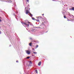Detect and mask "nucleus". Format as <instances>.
<instances>
[{
  "label": "nucleus",
  "mask_w": 74,
  "mask_h": 74,
  "mask_svg": "<svg viewBox=\"0 0 74 74\" xmlns=\"http://www.w3.org/2000/svg\"><path fill=\"white\" fill-rule=\"evenodd\" d=\"M64 18H66V17L65 16H64Z\"/></svg>",
  "instance_id": "20"
},
{
  "label": "nucleus",
  "mask_w": 74,
  "mask_h": 74,
  "mask_svg": "<svg viewBox=\"0 0 74 74\" xmlns=\"http://www.w3.org/2000/svg\"><path fill=\"white\" fill-rule=\"evenodd\" d=\"M27 3H29V0H27Z\"/></svg>",
  "instance_id": "13"
},
{
  "label": "nucleus",
  "mask_w": 74,
  "mask_h": 74,
  "mask_svg": "<svg viewBox=\"0 0 74 74\" xmlns=\"http://www.w3.org/2000/svg\"><path fill=\"white\" fill-rule=\"evenodd\" d=\"M25 51L28 54V55H29L30 53V51H29L28 50H26Z\"/></svg>",
  "instance_id": "4"
},
{
  "label": "nucleus",
  "mask_w": 74,
  "mask_h": 74,
  "mask_svg": "<svg viewBox=\"0 0 74 74\" xmlns=\"http://www.w3.org/2000/svg\"><path fill=\"white\" fill-rule=\"evenodd\" d=\"M41 18V16H37L36 18L37 19H40V18Z\"/></svg>",
  "instance_id": "5"
},
{
  "label": "nucleus",
  "mask_w": 74,
  "mask_h": 74,
  "mask_svg": "<svg viewBox=\"0 0 74 74\" xmlns=\"http://www.w3.org/2000/svg\"><path fill=\"white\" fill-rule=\"evenodd\" d=\"M29 64H32V62L31 61L29 62Z\"/></svg>",
  "instance_id": "15"
},
{
  "label": "nucleus",
  "mask_w": 74,
  "mask_h": 74,
  "mask_svg": "<svg viewBox=\"0 0 74 74\" xmlns=\"http://www.w3.org/2000/svg\"><path fill=\"white\" fill-rule=\"evenodd\" d=\"M62 13L63 14H64V12H63Z\"/></svg>",
  "instance_id": "21"
},
{
  "label": "nucleus",
  "mask_w": 74,
  "mask_h": 74,
  "mask_svg": "<svg viewBox=\"0 0 74 74\" xmlns=\"http://www.w3.org/2000/svg\"><path fill=\"white\" fill-rule=\"evenodd\" d=\"M47 32H46V33H47Z\"/></svg>",
  "instance_id": "32"
},
{
  "label": "nucleus",
  "mask_w": 74,
  "mask_h": 74,
  "mask_svg": "<svg viewBox=\"0 0 74 74\" xmlns=\"http://www.w3.org/2000/svg\"><path fill=\"white\" fill-rule=\"evenodd\" d=\"M1 32H0V33H1Z\"/></svg>",
  "instance_id": "28"
},
{
  "label": "nucleus",
  "mask_w": 74,
  "mask_h": 74,
  "mask_svg": "<svg viewBox=\"0 0 74 74\" xmlns=\"http://www.w3.org/2000/svg\"><path fill=\"white\" fill-rule=\"evenodd\" d=\"M32 20H34V21H35V20H36V19H35V18H34L33 17H32Z\"/></svg>",
  "instance_id": "9"
},
{
  "label": "nucleus",
  "mask_w": 74,
  "mask_h": 74,
  "mask_svg": "<svg viewBox=\"0 0 74 74\" xmlns=\"http://www.w3.org/2000/svg\"><path fill=\"white\" fill-rule=\"evenodd\" d=\"M29 66H31L30 64H29Z\"/></svg>",
  "instance_id": "25"
},
{
  "label": "nucleus",
  "mask_w": 74,
  "mask_h": 74,
  "mask_svg": "<svg viewBox=\"0 0 74 74\" xmlns=\"http://www.w3.org/2000/svg\"><path fill=\"white\" fill-rule=\"evenodd\" d=\"M13 15H14V16H15L16 18L17 19H18V18L19 19H21V17H18V16H16L15 15V14H14Z\"/></svg>",
  "instance_id": "3"
},
{
  "label": "nucleus",
  "mask_w": 74,
  "mask_h": 74,
  "mask_svg": "<svg viewBox=\"0 0 74 74\" xmlns=\"http://www.w3.org/2000/svg\"><path fill=\"white\" fill-rule=\"evenodd\" d=\"M1 20L0 19V22H1Z\"/></svg>",
  "instance_id": "22"
},
{
  "label": "nucleus",
  "mask_w": 74,
  "mask_h": 74,
  "mask_svg": "<svg viewBox=\"0 0 74 74\" xmlns=\"http://www.w3.org/2000/svg\"><path fill=\"white\" fill-rule=\"evenodd\" d=\"M36 21H37V22H39V21H40V20H38V19H37V20L36 19Z\"/></svg>",
  "instance_id": "11"
},
{
  "label": "nucleus",
  "mask_w": 74,
  "mask_h": 74,
  "mask_svg": "<svg viewBox=\"0 0 74 74\" xmlns=\"http://www.w3.org/2000/svg\"><path fill=\"white\" fill-rule=\"evenodd\" d=\"M29 46H32V43H29Z\"/></svg>",
  "instance_id": "12"
},
{
  "label": "nucleus",
  "mask_w": 74,
  "mask_h": 74,
  "mask_svg": "<svg viewBox=\"0 0 74 74\" xmlns=\"http://www.w3.org/2000/svg\"><path fill=\"white\" fill-rule=\"evenodd\" d=\"M29 6H29V5H28L27 7H29Z\"/></svg>",
  "instance_id": "19"
},
{
  "label": "nucleus",
  "mask_w": 74,
  "mask_h": 74,
  "mask_svg": "<svg viewBox=\"0 0 74 74\" xmlns=\"http://www.w3.org/2000/svg\"><path fill=\"white\" fill-rule=\"evenodd\" d=\"M41 62H40L38 63V65L39 66H40L41 65Z\"/></svg>",
  "instance_id": "6"
},
{
  "label": "nucleus",
  "mask_w": 74,
  "mask_h": 74,
  "mask_svg": "<svg viewBox=\"0 0 74 74\" xmlns=\"http://www.w3.org/2000/svg\"><path fill=\"white\" fill-rule=\"evenodd\" d=\"M33 49V50L34 49Z\"/></svg>",
  "instance_id": "29"
},
{
  "label": "nucleus",
  "mask_w": 74,
  "mask_h": 74,
  "mask_svg": "<svg viewBox=\"0 0 74 74\" xmlns=\"http://www.w3.org/2000/svg\"><path fill=\"white\" fill-rule=\"evenodd\" d=\"M38 47V45H36V48H37Z\"/></svg>",
  "instance_id": "18"
},
{
  "label": "nucleus",
  "mask_w": 74,
  "mask_h": 74,
  "mask_svg": "<svg viewBox=\"0 0 74 74\" xmlns=\"http://www.w3.org/2000/svg\"><path fill=\"white\" fill-rule=\"evenodd\" d=\"M65 10V8H63L62 9V11H64Z\"/></svg>",
  "instance_id": "7"
},
{
  "label": "nucleus",
  "mask_w": 74,
  "mask_h": 74,
  "mask_svg": "<svg viewBox=\"0 0 74 74\" xmlns=\"http://www.w3.org/2000/svg\"><path fill=\"white\" fill-rule=\"evenodd\" d=\"M72 16H73L72 15Z\"/></svg>",
  "instance_id": "30"
},
{
  "label": "nucleus",
  "mask_w": 74,
  "mask_h": 74,
  "mask_svg": "<svg viewBox=\"0 0 74 74\" xmlns=\"http://www.w3.org/2000/svg\"><path fill=\"white\" fill-rule=\"evenodd\" d=\"M26 9H27V8H25V10L26 11V14H28L29 13V14L30 15H31L30 16H31L32 17V16H33V15L32 14H31V13H30V12H29V11H28V10H27V9L26 10Z\"/></svg>",
  "instance_id": "2"
},
{
  "label": "nucleus",
  "mask_w": 74,
  "mask_h": 74,
  "mask_svg": "<svg viewBox=\"0 0 74 74\" xmlns=\"http://www.w3.org/2000/svg\"><path fill=\"white\" fill-rule=\"evenodd\" d=\"M69 10H73L74 11V8H72V9H70Z\"/></svg>",
  "instance_id": "8"
},
{
  "label": "nucleus",
  "mask_w": 74,
  "mask_h": 74,
  "mask_svg": "<svg viewBox=\"0 0 74 74\" xmlns=\"http://www.w3.org/2000/svg\"><path fill=\"white\" fill-rule=\"evenodd\" d=\"M18 62V61H16V62H17H17Z\"/></svg>",
  "instance_id": "23"
},
{
  "label": "nucleus",
  "mask_w": 74,
  "mask_h": 74,
  "mask_svg": "<svg viewBox=\"0 0 74 74\" xmlns=\"http://www.w3.org/2000/svg\"><path fill=\"white\" fill-rule=\"evenodd\" d=\"M43 15H44V14H43Z\"/></svg>",
  "instance_id": "26"
},
{
  "label": "nucleus",
  "mask_w": 74,
  "mask_h": 74,
  "mask_svg": "<svg viewBox=\"0 0 74 74\" xmlns=\"http://www.w3.org/2000/svg\"><path fill=\"white\" fill-rule=\"evenodd\" d=\"M34 53H37V52H33Z\"/></svg>",
  "instance_id": "17"
},
{
  "label": "nucleus",
  "mask_w": 74,
  "mask_h": 74,
  "mask_svg": "<svg viewBox=\"0 0 74 74\" xmlns=\"http://www.w3.org/2000/svg\"><path fill=\"white\" fill-rule=\"evenodd\" d=\"M23 24H24V25H25V26H26L27 27H29V25H30L31 24V23L30 22H29V21H26L25 22H24L23 23Z\"/></svg>",
  "instance_id": "1"
},
{
  "label": "nucleus",
  "mask_w": 74,
  "mask_h": 74,
  "mask_svg": "<svg viewBox=\"0 0 74 74\" xmlns=\"http://www.w3.org/2000/svg\"><path fill=\"white\" fill-rule=\"evenodd\" d=\"M11 45H10V47H11Z\"/></svg>",
  "instance_id": "27"
},
{
  "label": "nucleus",
  "mask_w": 74,
  "mask_h": 74,
  "mask_svg": "<svg viewBox=\"0 0 74 74\" xmlns=\"http://www.w3.org/2000/svg\"><path fill=\"white\" fill-rule=\"evenodd\" d=\"M42 26H44L45 25H44V24L43 23H42Z\"/></svg>",
  "instance_id": "16"
},
{
  "label": "nucleus",
  "mask_w": 74,
  "mask_h": 74,
  "mask_svg": "<svg viewBox=\"0 0 74 74\" xmlns=\"http://www.w3.org/2000/svg\"><path fill=\"white\" fill-rule=\"evenodd\" d=\"M35 71L36 72V73H38V72H37V70H35Z\"/></svg>",
  "instance_id": "10"
},
{
  "label": "nucleus",
  "mask_w": 74,
  "mask_h": 74,
  "mask_svg": "<svg viewBox=\"0 0 74 74\" xmlns=\"http://www.w3.org/2000/svg\"><path fill=\"white\" fill-rule=\"evenodd\" d=\"M40 26H41V25H40Z\"/></svg>",
  "instance_id": "31"
},
{
  "label": "nucleus",
  "mask_w": 74,
  "mask_h": 74,
  "mask_svg": "<svg viewBox=\"0 0 74 74\" xmlns=\"http://www.w3.org/2000/svg\"><path fill=\"white\" fill-rule=\"evenodd\" d=\"M29 58H30V57H27L26 58L27 59H29Z\"/></svg>",
  "instance_id": "14"
},
{
  "label": "nucleus",
  "mask_w": 74,
  "mask_h": 74,
  "mask_svg": "<svg viewBox=\"0 0 74 74\" xmlns=\"http://www.w3.org/2000/svg\"><path fill=\"white\" fill-rule=\"evenodd\" d=\"M67 21H70V20H68Z\"/></svg>",
  "instance_id": "24"
}]
</instances>
